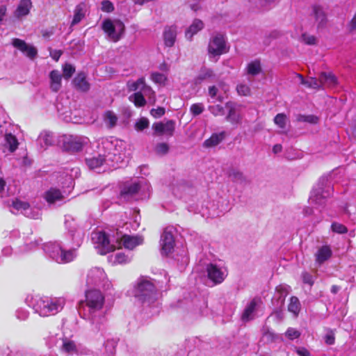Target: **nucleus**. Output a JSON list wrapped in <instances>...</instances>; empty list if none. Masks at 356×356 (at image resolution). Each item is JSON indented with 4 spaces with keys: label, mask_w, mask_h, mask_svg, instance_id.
Here are the masks:
<instances>
[{
    "label": "nucleus",
    "mask_w": 356,
    "mask_h": 356,
    "mask_svg": "<svg viewBox=\"0 0 356 356\" xmlns=\"http://www.w3.org/2000/svg\"><path fill=\"white\" fill-rule=\"evenodd\" d=\"M98 155L86 159L90 169H98L106 165L108 168H119L123 161L124 143L114 137L102 138L98 143Z\"/></svg>",
    "instance_id": "nucleus-1"
},
{
    "label": "nucleus",
    "mask_w": 356,
    "mask_h": 356,
    "mask_svg": "<svg viewBox=\"0 0 356 356\" xmlns=\"http://www.w3.org/2000/svg\"><path fill=\"white\" fill-rule=\"evenodd\" d=\"M104 296L97 289L86 291L85 300L79 302V314L82 318L91 322L94 327L93 332H102L105 328L106 320L104 309Z\"/></svg>",
    "instance_id": "nucleus-2"
},
{
    "label": "nucleus",
    "mask_w": 356,
    "mask_h": 356,
    "mask_svg": "<svg viewBox=\"0 0 356 356\" xmlns=\"http://www.w3.org/2000/svg\"><path fill=\"white\" fill-rule=\"evenodd\" d=\"M92 240L95 248L101 254L113 251L116 245H122L126 249L131 250L143 242V238L140 236L122 235L121 233L117 232L115 235L111 236L102 231L93 232Z\"/></svg>",
    "instance_id": "nucleus-3"
},
{
    "label": "nucleus",
    "mask_w": 356,
    "mask_h": 356,
    "mask_svg": "<svg viewBox=\"0 0 356 356\" xmlns=\"http://www.w3.org/2000/svg\"><path fill=\"white\" fill-rule=\"evenodd\" d=\"M132 293L147 313L154 315L159 312V293L151 278L139 277L134 286Z\"/></svg>",
    "instance_id": "nucleus-4"
},
{
    "label": "nucleus",
    "mask_w": 356,
    "mask_h": 356,
    "mask_svg": "<svg viewBox=\"0 0 356 356\" xmlns=\"http://www.w3.org/2000/svg\"><path fill=\"white\" fill-rule=\"evenodd\" d=\"M66 300L64 297L38 296L31 298L29 305L40 316H49L60 312L64 307Z\"/></svg>",
    "instance_id": "nucleus-5"
},
{
    "label": "nucleus",
    "mask_w": 356,
    "mask_h": 356,
    "mask_svg": "<svg viewBox=\"0 0 356 356\" xmlns=\"http://www.w3.org/2000/svg\"><path fill=\"white\" fill-rule=\"evenodd\" d=\"M127 87L129 91L135 92L129 96V99L136 107L145 106L147 102L145 96L147 97L149 100L155 101V92L146 84L144 77H140L136 81H127Z\"/></svg>",
    "instance_id": "nucleus-6"
},
{
    "label": "nucleus",
    "mask_w": 356,
    "mask_h": 356,
    "mask_svg": "<svg viewBox=\"0 0 356 356\" xmlns=\"http://www.w3.org/2000/svg\"><path fill=\"white\" fill-rule=\"evenodd\" d=\"M42 249L47 256L58 264L69 263L76 257L75 248L66 250L63 248L61 243L58 241L44 243Z\"/></svg>",
    "instance_id": "nucleus-7"
},
{
    "label": "nucleus",
    "mask_w": 356,
    "mask_h": 356,
    "mask_svg": "<svg viewBox=\"0 0 356 356\" xmlns=\"http://www.w3.org/2000/svg\"><path fill=\"white\" fill-rule=\"evenodd\" d=\"M102 29L106 34L107 38L113 42H118L124 33V24L117 19H104L102 24Z\"/></svg>",
    "instance_id": "nucleus-8"
},
{
    "label": "nucleus",
    "mask_w": 356,
    "mask_h": 356,
    "mask_svg": "<svg viewBox=\"0 0 356 356\" xmlns=\"http://www.w3.org/2000/svg\"><path fill=\"white\" fill-rule=\"evenodd\" d=\"M208 278L214 284L222 283L227 277V269L221 263H209L207 265Z\"/></svg>",
    "instance_id": "nucleus-9"
},
{
    "label": "nucleus",
    "mask_w": 356,
    "mask_h": 356,
    "mask_svg": "<svg viewBox=\"0 0 356 356\" xmlns=\"http://www.w3.org/2000/svg\"><path fill=\"white\" fill-rule=\"evenodd\" d=\"M175 229L173 227H166L161 236L160 245L162 254L168 255L175 248Z\"/></svg>",
    "instance_id": "nucleus-10"
},
{
    "label": "nucleus",
    "mask_w": 356,
    "mask_h": 356,
    "mask_svg": "<svg viewBox=\"0 0 356 356\" xmlns=\"http://www.w3.org/2000/svg\"><path fill=\"white\" fill-rule=\"evenodd\" d=\"M88 141L89 140L88 138L81 136H65L63 142V147L65 151L76 152L81 151Z\"/></svg>",
    "instance_id": "nucleus-11"
},
{
    "label": "nucleus",
    "mask_w": 356,
    "mask_h": 356,
    "mask_svg": "<svg viewBox=\"0 0 356 356\" xmlns=\"http://www.w3.org/2000/svg\"><path fill=\"white\" fill-rule=\"evenodd\" d=\"M86 283L88 286H102L103 287L109 285L104 270L99 267L92 268L88 271Z\"/></svg>",
    "instance_id": "nucleus-12"
},
{
    "label": "nucleus",
    "mask_w": 356,
    "mask_h": 356,
    "mask_svg": "<svg viewBox=\"0 0 356 356\" xmlns=\"http://www.w3.org/2000/svg\"><path fill=\"white\" fill-rule=\"evenodd\" d=\"M208 51L210 56H218L227 51L224 35L217 34L213 36L208 46Z\"/></svg>",
    "instance_id": "nucleus-13"
},
{
    "label": "nucleus",
    "mask_w": 356,
    "mask_h": 356,
    "mask_svg": "<svg viewBox=\"0 0 356 356\" xmlns=\"http://www.w3.org/2000/svg\"><path fill=\"white\" fill-rule=\"evenodd\" d=\"M65 225L66 229H68L70 236L72 238V244L76 247H79L84 236L83 230L76 228L74 220L70 216H65Z\"/></svg>",
    "instance_id": "nucleus-14"
},
{
    "label": "nucleus",
    "mask_w": 356,
    "mask_h": 356,
    "mask_svg": "<svg viewBox=\"0 0 356 356\" xmlns=\"http://www.w3.org/2000/svg\"><path fill=\"white\" fill-rule=\"evenodd\" d=\"M13 207L17 211H20L23 215L30 218L37 219L40 216L39 209H32L27 202H22L19 200L13 201Z\"/></svg>",
    "instance_id": "nucleus-15"
},
{
    "label": "nucleus",
    "mask_w": 356,
    "mask_h": 356,
    "mask_svg": "<svg viewBox=\"0 0 356 356\" xmlns=\"http://www.w3.org/2000/svg\"><path fill=\"white\" fill-rule=\"evenodd\" d=\"M13 207L17 211H20L23 215L30 218L37 219L40 216L39 209H32L27 202H22L19 200L13 201Z\"/></svg>",
    "instance_id": "nucleus-16"
},
{
    "label": "nucleus",
    "mask_w": 356,
    "mask_h": 356,
    "mask_svg": "<svg viewBox=\"0 0 356 356\" xmlns=\"http://www.w3.org/2000/svg\"><path fill=\"white\" fill-rule=\"evenodd\" d=\"M261 304V301L259 298H254L248 302L245 307L242 315L241 320L243 322H248L254 319L256 316L257 311Z\"/></svg>",
    "instance_id": "nucleus-17"
},
{
    "label": "nucleus",
    "mask_w": 356,
    "mask_h": 356,
    "mask_svg": "<svg viewBox=\"0 0 356 356\" xmlns=\"http://www.w3.org/2000/svg\"><path fill=\"white\" fill-rule=\"evenodd\" d=\"M330 195V189L323 190L321 188H314L309 198L311 204L321 206L325 202V199Z\"/></svg>",
    "instance_id": "nucleus-18"
},
{
    "label": "nucleus",
    "mask_w": 356,
    "mask_h": 356,
    "mask_svg": "<svg viewBox=\"0 0 356 356\" xmlns=\"http://www.w3.org/2000/svg\"><path fill=\"white\" fill-rule=\"evenodd\" d=\"M155 133L159 135L172 136L175 129V122L174 120H168L166 122L154 123L152 127Z\"/></svg>",
    "instance_id": "nucleus-19"
},
{
    "label": "nucleus",
    "mask_w": 356,
    "mask_h": 356,
    "mask_svg": "<svg viewBox=\"0 0 356 356\" xmlns=\"http://www.w3.org/2000/svg\"><path fill=\"white\" fill-rule=\"evenodd\" d=\"M66 197L65 192H61L56 188H51L44 194V200L49 204L61 202Z\"/></svg>",
    "instance_id": "nucleus-20"
},
{
    "label": "nucleus",
    "mask_w": 356,
    "mask_h": 356,
    "mask_svg": "<svg viewBox=\"0 0 356 356\" xmlns=\"http://www.w3.org/2000/svg\"><path fill=\"white\" fill-rule=\"evenodd\" d=\"M177 27L175 25L167 26L165 27L163 37L164 44L166 47H172L176 40Z\"/></svg>",
    "instance_id": "nucleus-21"
},
{
    "label": "nucleus",
    "mask_w": 356,
    "mask_h": 356,
    "mask_svg": "<svg viewBox=\"0 0 356 356\" xmlns=\"http://www.w3.org/2000/svg\"><path fill=\"white\" fill-rule=\"evenodd\" d=\"M312 15L318 29H323L327 24V16L322 7L314 6L312 8Z\"/></svg>",
    "instance_id": "nucleus-22"
},
{
    "label": "nucleus",
    "mask_w": 356,
    "mask_h": 356,
    "mask_svg": "<svg viewBox=\"0 0 356 356\" xmlns=\"http://www.w3.org/2000/svg\"><path fill=\"white\" fill-rule=\"evenodd\" d=\"M332 255V251L329 245H323L318 249L314 254L316 263L319 266L327 261Z\"/></svg>",
    "instance_id": "nucleus-23"
},
{
    "label": "nucleus",
    "mask_w": 356,
    "mask_h": 356,
    "mask_svg": "<svg viewBox=\"0 0 356 356\" xmlns=\"http://www.w3.org/2000/svg\"><path fill=\"white\" fill-rule=\"evenodd\" d=\"M54 143V137L51 132L43 131L37 139V144L42 150L46 149Z\"/></svg>",
    "instance_id": "nucleus-24"
},
{
    "label": "nucleus",
    "mask_w": 356,
    "mask_h": 356,
    "mask_svg": "<svg viewBox=\"0 0 356 356\" xmlns=\"http://www.w3.org/2000/svg\"><path fill=\"white\" fill-rule=\"evenodd\" d=\"M132 256L126 254L122 251L117 252L108 257V261L112 265L115 264H125L129 263L131 260Z\"/></svg>",
    "instance_id": "nucleus-25"
},
{
    "label": "nucleus",
    "mask_w": 356,
    "mask_h": 356,
    "mask_svg": "<svg viewBox=\"0 0 356 356\" xmlns=\"http://www.w3.org/2000/svg\"><path fill=\"white\" fill-rule=\"evenodd\" d=\"M225 106L229 109V113L226 116V120L232 124H238L241 123V116L239 113L236 111L234 104L231 102H229L226 103Z\"/></svg>",
    "instance_id": "nucleus-26"
},
{
    "label": "nucleus",
    "mask_w": 356,
    "mask_h": 356,
    "mask_svg": "<svg viewBox=\"0 0 356 356\" xmlns=\"http://www.w3.org/2000/svg\"><path fill=\"white\" fill-rule=\"evenodd\" d=\"M215 76L216 75L212 70L202 67L200 70L197 76L195 78L194 82L196 85L201 84L204 81L213 80Z\"/></svg>",
    "instance_id": "nucleus-27"
},
{
    "label": "nucleus",
    "mask_w": 356,
    "mask_h": 356,
    "mask_svg": "<svg viewBox=\"0 0 356 356\" xmlns=\"http://www.w3.org/2000/svg\"><path fill=\"white\" fill-rule=\"evenodd\" d=\"M18 140L15 136L10 132H6L4 134V143L3 147L8 149L10 153L14 152L18 147Z\"/></svg>",
    "instance_id": "nucleus-28"
},
{
    "label": "nucleus",
    "mask_w": 356,
    "mask_h": 356,
    "mask_svg": "<svg viewBox=\"0 0 356 356\" xmlns=\"http://www.w3.org/2000/svg\"><path fill=\"white\" fill-rule=\"evenodd\" d=\"M204 28V23L198 19H195L192 24L186 29L185 35L187 40H191L193 35Z\"/></svg>",
    "instance_id": "nucleus-29"
},
{
    "label": "nucleus",
    "mask_w": 356,
    "mask_h": 356,
    "mask_svg": "<svg viewBox=\"0 0 356 356\" xmlns=\"http://www.w3.org/2000/svg\"><path fill=\"white\" fill-rule=\"evenodd\" d=\"M226 136L225 131H221L220 133H214L211 137L207 139L204 142V146L205 147H213L220 144Z\"/></svg>",
    "instance_id": "nucleus-30"
},
{
    "label": "nucleus",
    "mask_w": 356,
    "mask_h": 356,
    "mask_svg": "<svg viewBox=\"0 0 356 356\" xmlns=\"http://www.w3.org/2000/svg\"><path fill=\"white\" fill-rule=\"evenodd\" d=\"M50 88L54 92H57L61 87L62 76L59 71L52 70L49 74Z\"/></svg>",
    "instance_id": "nucleus-31"
},
{
    "label": "nucleus",
    "mask_w": 356,
    "mask_h": 356,
    "mask_svg": "<svg viewBox=\"0 0 356 356\" xmlns=\"http://www.w3.org/2000/svg\"><path fill=\"white\" fill-rule=\"evenodd\" d=\"M189 190H191V187L184 180L177 181L172 185V193L179 197H182V193Z\"/></svg>",
    "instance_id": "nucleus-32"
},
{
    "label": "nucleus",
    "mask_w": 356,
    "mask_h": 356,
    "mask_svg": "<svg viewBox=\"0 0 356 356\" xmlns=\"http://www.w3.org/2000/svg\"><path fill=\"white\" fill-rule=\"evenodd\" d=\"M74 17L71 23V26L79 24L85 17L86 5L83 3L78 4L74 9Z\"/></svg>",
    "instance_id": "nucleus-33"
},
{
    "label": "nucleus",
    "mask_w": 356,
    "mask_h": 356,
    "mask_svg": "<svg viewBox=\"0 0 356 356\" xmlns=\"http://www.w3.org/2000/svg\"><path fill=\"white\" fill-rule=\"evenodd\" d=\"M32 3L30 0H21L19 4L15 10V16L21 17L27 15L30 11Z\"/></svg>",
    "instance_id": "nucleus-34"
},
{
    "label": "nucleus",
    "mask_w": 356,
    "mask_h": 356,
    "mask_svg": "<svg viewBox=\"0 0 356 356\" xmlns=\"http://www.w3.org/2000/svg\"><path fill=\"white\" fill-rule=\"evenodd\" d=\"M73 83L75 87L83 92L89 90L90 86L86 79V76L83 73H79L74 79Z\"/></svg>",
    "instance_id": "nucleus-35"
},
{
    "label": "nucleus",
    "mask_w": 356,
    "mask_h": 356,
    "mask_svg": "<svg viewBox=\"0 0 356 356\" xmlns=\"http://www.w3.org/2000/svg\"><path fill=\"white\" fill-rule=\"evenodd\" d=\"M321 86L332 87L337 83L336 77L331 73L322 72L320 74Z\"/></svg>",
    "instance_id": "nucleus-36"
},
{
    "label": "nucleus",
    "mask_w": 356,
    "mask_h": 356,
    "mask_svg": "<svg viewBox=\"0 0 356 356\" xmlns=\"http://www.w3.org/2000/svg\"><path fill=\"white\" fill-rule=\"evenodd\" d=\"M140 189V185L137 183H134L128 186H125L120 193V196L127 198L128 196H133Z\"/></svg>",
    "instance_id": "nucleus-37"
},
{
    "label": "nucleus",
    "mask_w": 356,
    "mask_h": 356,
    "mask_svg": "<svg viewBox=\"0 0 356 356\" xmlns=\"http://www.w3.org/2000/svg\"><path fill=\"white\" fill-rule=\"evenodd\" d=\"M298 76L301 81V83L307 86L309 88L316 89L321 87L320 77L318 79L314 77H310L305 80L302 75L298 74Z\"/></svg>",
    "instance_id": "nucleus-38"
},
{
    "label": "nucleus",
    "mask_w": 356,
    "mask_h": 356,
    "mask_svg": "<svg viewBox=\"0 0 356 356\" xmlns=\"http://www.w3.org/2000/svg\"><path fill=\"white\" fill-rule=\"evenodd\" d=\"M247 74L251 76H256L261 72L260 62L257 60H253L248 64L246 67Z\"/></svg>",
    "instance_id": "nucleus-39"
},
{
    "label": "nucleus",
    "mask_w": 356,
    "mask_h": 356,
    "mask_svg": "<svg viewBox=\"0 0 356 356\" xmlns=\"http://www.w3.org/2000/svg\"><path fill=\"white\" fill-rule=\"evenodd\" d=\"M289 312L293 314L294 316H298L300 310V303L298 298L296 296H292L290 298V302L288 306Z\"/></svg>",
    "instance_id": "nucleus-40"
},
{
    "label": "nucleus",
    "mask_w": 356,
    "mask_h": 356,
    "mask_svg": "<svg viewBox=\"0 0 356 356\" xmlns=\"http://www.w3.org/2000/svg\"><path fill=\"white\" fill-rule=\"evenodd\" d=\"M104 120L107 126L113 127L117 123L118 117L113 111H108L104 114Z\"/></svg>",
    "instance_id": "nucleus-41"
},
{
    "label": "nucleus",
    "mask_w": 356,
    "mask_h": 356,
    "mask_svg": "<svg viewBox=\"0 0 356 356\" xmlns=\"http://www.w3.org/2000/svg\"><path fill=\"white\" fill-rule=\"evenodd\" d=\"M289 289L290 287L289 286L282 284L276 287V292L279 294L278 298L282 304L284 303L286 296L289 293Z\"/></svg>",
    "instance_id": "nucleus-42"
},
{
    "label": "nucleus",
    "mask_w": 356,
    "mask_h": 356,
    "mask_svg": "<svg viewBox=\"0 0 356 356\" xmlns=\"http://www.w3.org/2000/svg\"><path fill=\"white\" fill-rule=\"evenodd\" d=\"M152 81L155 83L165 85L167 81V76L164 74L159 72H152L150 76Z\"/></svg>",
    "instance_id": "nucleus-43"
},
{
    "label": "nucleus",
    "mask_w": 356,
    "mask_h": 356,
    "mask_svg": "<svg viewBox=\"0 0 356 356\" xmlns=\"http://www.w3.org/2000/svg\"><path fill=\"white\" fill-rule=\"evenodd\" d=\"M149 125V122L146 118H139L135 123V129L138 131H143L147 129Z\"/></svg>",
    "instance_id": "nucleus-44"
},
{
    "label": "nucleus",
    "mask_w": 356,
    "mask_h": 356,
    "mask_svg": "<svg viewBox=\"0 0 356 356\" xmlns=\"http://www.w3.org/2000/svg\"><path fill=\"white\" fill-rule=\"evenodd\" d=\"M63 349L69 353H77L78 351L74 342L67 339H63Z\"/></svg>",
    "instance_id": "nucleus-45"
},
{
    "label": "nucleus",
    "mask_w": 356,
    "mask_h": 356,
    "mask_svg": "<svg viewBox=\"0 0 356 356\" xmlns=\"http://www.w3.org/2000/svg\"><path fill=\"white\" fill-rule=\"evenodd\" d=\"M63 76L65 79H70L75 72V68L71 64L65 63L63 67Z\"/></svg>",
    "instance_id": "nucleus-46"
},
{
    "label": "nucleus",
    "mask_w": 356,
    "mask_h": 356,
    "mask_svg": "<svg viewBox=\"0 0 356 356\" xmlns=\"http://www.w3.org/2000/svg\"><path fill=\"white\" fill-rule=\"evenodd\" d=\"M239 95L248 96L250 95V88L245 83H239L236 87Z\"/></svg>",
    "instance_id": "nucleus-47"
},
{
    "label": "nucleus",
    "mask_w": 356,
    "mask_h": 356,
    "mask_svg": "<svg viewBox=\"0 0 356 356\" xmlns=\"http://www.w3.org/2000/svg\"><path fill=\"white\" fill-rule=\"evenodd\" d=\"M286 116L284 113H278L274 118L275 123L281 129L286 125Z\"/></svg>",
    "instance_id": "nucleus-48"
},
{
    "label": "nucleus",
    "mask_w": 356,
    "mask_h": 356,
    "mask_svg": "<svg viewBox=\"0 0 356 356\" xmlns=\"http://www.w3.org/2000/svg\"><path fill=\"white\" fill-rule=\"evenodd\" d=\"M229 177L236 182H242L244 180L243 175L238 170H232L229 173Z\"/></svg>",
    "instance_id": "nucleus-49"
},
{
    "label": "nucleus",
    "mask_w": 356,
    "mask_h": 356,
    "mask_svg": "<svg viewBox=\"0 0 356 356\" xmlns=\"http://www.w3.org/2000/svg\"><path fill=\"white\" fill-rule=\"evenodd\" d=\"M209 110L215 116L223 115L225 114L224 108L219 104L210 106Z\"/></svg>",
    "instance_id": "nucleus-50"
},
{
    "label": "nucleus",
    "mask_w": 356,
    "mask_h": 356,
    "mask_svg": "<svg viewBox=\"0 0 356 356\" xmlns=\"http://www.w3.org/2000/svg\"><path fill=\"white\" fill-rule=\"evenodd\" d=\"M331 228L332 232L337 234H345L348 232V229L345 225L338 222H333Z\"/></svg>",
    "instance_id": "nucleus-51"
},
{
    "label": "nucleus",
    "mask_w": 356,
    "mask_h": 356,
    "mask_svg": "<svg viewBox=\"0 0 356 356\" xmlns=\"http://www.w3.org/2000/svg\"><path fill=\"white\" fill-rule=\"evenodd\" d=\"M209 95L211 98L214 99L218 102H222L223 97L220 95H218V89L216 86H210L209 88Z\"/></svg>",
    "instance_id": "nucleus-52"
},
{
    "label": "nucleus",
    "mask_w": 356,
    "mask_h": 356,
    "mask_svg": "<svg viewBox=\"0 0 356 356\" xmlns=\"http://www.w3.org/2000/svg\"><path fill=\"white\" fill-rule=\"evenodd\" d=\"M301 40L307 44L312 45L316 42V38L314 35L303 33L301 35Z\"/></svg>",
    "instance_id": "nucleus-53"
},
{
    "label": "nucleus",
    "mask_w": 356,
    "mask_h": 356,
    "mask_svg": "<svg viewBox=\"0 0 356 356\" xmlns=\"http://www.w3.org/2000/svg\"><path fill=\"white\" fill-rule=\"evenodd\" d=\"M191 112L195 115H200L201 114L203 111H204V106L202 104H193L191 105Z\"/></svg>",
    "instance_id": "nucleus-54"
},
{
    "label": "nucleus",
    "mask_w": 356,
    "mask_h": 356,
    "mask_svg": "<svg viewBox=\"0 0 356 356\" xmlns=\"http://www.w3.org/2000/svg\"><path fill=\"white\" fill-rule=\"evenodd\" d=\"M13 45L19 49L21 51L25 50V48H27V44L24 41L18 38H15L12 42Z\"/></svg>",
    "instance_id": "nucleus-55"
},
{
    "label": "nucleus",
    "mask_w": 356,
    "mask_h": 356,
    "mask_svg": "<svg viewBox=\"0 0 356 356\" xmlns=\"http://www.w3.org/2000/svg\"><path fill=\"white\" fill-rule=\"evenodd\" d=\"M22 52L29 58H33L37 54V49L34 47L27 44V48H25V50Z\"/></svg>",
    "instance_id": "nucleus-56"
},
{
    "label": "nucleus",
    "mask_w": 356,
    "mask_h": 356,
    "mask_svg": "<svg viewBox=\"0 0 356 356\" xmlns=\"http://www.w3.org/2000/svg\"><path fill=\"white\" fill-rule=\"evenodd\" d=\"M102 10L104 12L111 13L114 10L113 4L108 0L102 2Z\"/></svg>",
    "instance_id": "nucleus-57"
},
{
    "label": "nucleus",
    "mask_w": 356,
    "mask_h": 356,
    "mask_svg": "<svg viewBox=\"0 0 356 356\" xmlns=\"http://www.w3.org/2000/svg\"><path fill=\"white\" fill-rule=\"evenodd\" d=\"M168 145L165 143H159L156 146V152L159 154H165L168 152Z\"/></svg>",
    "instance_id": "nucleus-58"
},
{
    "label": "nucleus",
    "mask_w": 356,
    "mask_h": 356,
    "mask_svg": "<svg viewBox=\"0 0 356 356\" xmlns=\"http://www.w3.org/2000/svg\"><path fill=\"white\" fill-rule=\"evenodd\" d=\"M16 316L19 320H25L29 316V312L24 309H18L16 311Z\"/></svg>",
    "instance_id": "nucleus-59"
},
{
    "label": "nucleus",
    "mask_w": 356,
    "mask_h": 356,
    "mask_svg": "<svg viewBox=\"0 0 356 356\" xmlns=\"http://www.w3.org/2000/svg\"><path fill=\"white\" fill-rule=\"evenodd\" d=\"M150 113L154 118H160L165 113V109L162 107H159L157 108H152L150 111Z\"/></svg>",
    "instance_id": "nucleus-60"
},
{
    "label": "nucleus",
    "mask_w": 356,
    "mask_h": 356,
    "mask_svg": "<svg viewBox=\"0 0 356 356\" xmlns=\"http://www.w3.org/2000/svg\"><path fill=\"white\" fill-rule=\"evenodd\" d=\"M302 280H303L304 283L308 284L310 286L313 285L314 277L311 274H309L307 272H305L302 273Z\"/></svg>",
    "instance_id": "nucleus-61"
},
{
    "label": "nucleus",
    "mask_w": 356,
    "mask_h": 356,
    "mask_svg": "<svg viewBox=\"0 0 356 356\" xmlns=\"http://www.w3.org/2000/svg\"><path fill=\"white\" fill-rule=\"evenodd\" d=\"M296 351L299 356H310V353L305 348H296Z\"/></svg>",
    "instance_id": "nucleus-62"
},
{
    "label": "nucleus",
    "mask_w": 356,
    "mask_h": 356,
    "mask_svg": "<svg viewBox=\"0 0 356 356\" xmlns=\"http://www.w3.org/2000/svg\"><path fill=\"white\" fill-rule=\"evenodd\" d=\"M50 54H51V56L52 57V58L57 61V60H58L59 58L60 57V56L62 54V51L56 50L54 51H51Z\"/></svg>",
    "instance_id": "nucleus-63"
},
{
    "label": "nucleus",
    "mask_w": 356,
    "mask_h": 356,
    "mask_svg": "<svg viewBox=\"0 0 356 356\" xmlns=\"http://www.w3.org/2000/svg\"><path fill=\"white\" fill-rule=\"evenodd\" d=\"M350 29L351 31L356 30V12L355 14L350 22Z\"/></svg>",
    "instance_id": "nucleus-64"
}]
</instances>
